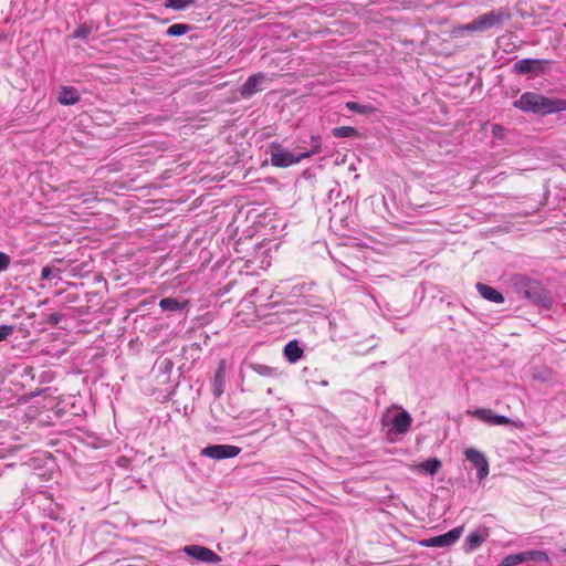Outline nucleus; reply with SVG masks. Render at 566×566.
Returning <instances> with one entry per match:
<instances>
[{"label": "nucleus", "mask_w": 566, "mask_h": 566, "mask_svg": "<svg viewBox=\"0 0 566 566\" xmlns=\"http://www.w3.org/2000/svg\"><path fill=\"white\" fill-rule=\"evenodd\" d=\"M511 18L507 9L500 8L479 15L476 19L480 31L489 30L502 24Z\"/></svg>", "instance_id": "nucleus-3"}, {"label": "nucleus", "mask_w": 566, "mask_h": 566, "mask_svg": "<svg viewBox=\"0 0 566 566\" xmlns=\"http://www.w3.org/2000/svg\"><path fill=\"white\" fill-rule=\"evenodd\" d=\"M57 99L63 105H71V87L62 86V91Z\"/></svg>", "instance_id": "nucleus-27"}, {"label": "nucleus", "mask_w": 566, "mask_h": 566, "mask_svg": "<svg viewBox=\"0 0 566 566\" xmlns=\"http://www.w3.org/2000/svg\"><path fill=\"white\" fill-rule=\"evenodd\" d=\"M51 273H52V270H51L49 266H44V268L42 269L41 279H42V280L49 279V276L51 275Z\"/></svg>", "instance_id": "nucleus-33"}, {"label": "nucleus", "mask_w": 566, "mask_h": 566, "mask_svg": "<svg viewBox=\"0 0 566 566\" xmlns=\"http://www.w3.org/2000/svg\"><path fill=\"white\" fill-rule=\"evenodd\" d=\"M284 355L289 361L295 363L303 356V349L296 340H291L284 347Z\"/></svg>", "instance_id": "nucleus-14"}, {"label": "nucleus", "mask_w": 566, "mask_h": 566, "mask_svg": "<svg viewBox=\"0 0 566 566\" xmlns=\"http://www.w3.org/2000/svg\"><path fill=\"white\" fill-rule=\"evenodd\" d=\"M463 527H455L451 531L434 537L420 541V546L423 547H447L454 544L461 536Z\"/></svg>", "instance_id": "nucleus-6"}, {"label": "nucleus", "mask_w": 566, "mask_h": 566, "mask_svg": "<svg viewBox=\"0 0 566 566\" xmlns=\"http://www.w3.org/2000/svg\"><path fill=\"white\" fill-rule=\"evenodd\" d=\"M515 292L533 304L548 308L552 304L547 291L542 284L524 275H515L512 279Z\"/></svg>", "instance_id": "nucleus-2"}, {"label": "nucleus", "mask_w": 566, "mask_h": 566, "mask_svg": "<svg viewBox=\"0 0 566 566\" xmlns=\"http://www.w3.org/2000/svg\"><path fill=\"white\" fill-rule=\"evenodd\" d=\"M524 562H527V556L525 555V552H522L518 554H511L504 557V559L501 563V566H515Z\"/></svg>", "instance_id": "nucleus-20"}, {"label": "nucleus", "mask_w": 566, "mask_h": 566, "mask_svg": "<svg viewBox=\"0 0 566 566\" xmlns=\"http://www.w3.org/2000/svg\"><path fill=\"white\" fill-rule=\"evenodd\" d=\"M14 327L12 325H1L0 326V342L7 339L10 335H12Z\"/></svg>", "instance_id": "nucleus-29"}, {"label": "nucleus", "mask_w": 566, "mask_h": 566, "mask_svg": "<svg viewBox=\"0 0 566 566\" xmlns=\"http://www.w3.org/2000/svg\"><path fill=\"white\" fill-rule=\"evenodd\" d=\"M240 452L241 448L231 444H213L208 446L201 450V454L203 457L214 460L234 458L239 455Z\"/></svg>", "instance_id": "nucleus-5"}, {"label": "nucleus", "mask_w": 566, "mask_h": 566, "mask_svg": "<svg viewBox=\"0 0 566 566\" xmlns=\"http://www.w3.org/2000/svg\"><path fill=\"white\" fill-rule=\"evenodd\" d=\"M488 537V532H484V533H481L479 531H474L472 532L468 537H467V543L469 545V549L472 551V549H475L476 547H479Z\"/></svg>", "instance_id": "nucleus-16"}, {"label": "nucleus", "mask_w": 566, "mask_h": 566, "mask_svg": "<svg viewBox=\"0 0 566 566\" xmlns=\"http://www.w3.org/2000/svg\"><path fill=\"white\" fill-rule=\"evenodd\" d=\"M525 555L527 556L528 560H536L539 563L548 562V555L543 551H530L525 552Z\"/></svg>", "instance_id": "nucleus-26"}, {"label": "nucleus", "mask_w": 566, "mask_h": 566, "mask_svg": "<svg viewBox=\"0 0 566 566\" xmlns=\"http://www.w3.org/2000/svg\"><path fill=\"white\" fill-rule=\"evenodd\" d=\"M253 369L259 373L260 375H263V376H274L275 375V369L274 368H271L269 366H265V365H255L253 367Z\"/></svg>", "instance_id": "nucleus-28"}, {"label": "nucleus", "mask_w": 566, "mask_h": 566, "mask_svg": "<svg viewBox=\"0 0 566 566\" xmlns=\"http://www.w3.org/2000/svg\"><path fill=\"white\" fill-rule=\"evenodd\" d=\"M187 305H188L187 301L178 302L177 300H175L172 297L161 298L159 302L160 308L166 312L180 311V310H184L185 307H187Z\"/></svg>", "instance_id": "nucleus-15"}, {"label": "nucleus", "mask_w": 566, "mask_h": 566, "mask_svg": "<svg viewBox=\"0 0 566 566\" xmlns=\"http://www.w3.org/2000/svg\"><path fill=\"white\" fill-rule=\"evenodd\" d=\"M91 33V29L87 27L78 29L75 33H73V38L85 39Z\"/></svg>", "instance_id": "nucleus-31"}, {"label": "nucleus", "mask_w": 566, "mask_h": 566, "mask_svg": "<svg viewBox=\"0 0 566 566\" xmlns=\"http://www.w3.org/2000/svg\"><path fill=\"white\" fill-rule=\"evenodd\" d=\"M465 459L470 461L478 470V478L483 480L489 474V462L484 454L473 448L464 451Z\"/></svg>", "instance_id": "nucleus-9"}, {"label": "nucleus", "mask_w": 566, "mask_h": 566, "mask_svg": "<svg viewBox=\"0 0 566 566\" xmlns=\"http://www.w3.org/2000/svg\"><path fill=\"white\" fill-rule=\"evenodd\" d=\"M195 3V0H166L165 7L174 10H184Z\"/></svg>", "instance_id": "nucleus-23"}, {"label": "nucleus", "mask_w": 566, "mask_h": 566, "mask_svg": "<svg viewBox=\"0 0 566 566\" xmlns=\"http://www.w3.org/2000/svg\"><path fill=\"white\" fill-rule=\"evenodd\" d=\"M312 148L307 151L301 153V157L308 158L321 151V138L318 136L311 137Z\"/></svg>", "instance_id": "nucleus-25"}, {"label": "nucleus", "mask_w": 566, "mask_h": 566, "mask_svg": "<svg viewBox=\"0 0 566 566\" xmlns=\"http://www.w3.org/2000/svg\"><path fill=\"white\" fill-rule=\"evenodd\" d=\"M265 78L264 74L256 73L248 77L240 88V95L243 98H249L259 91L260 83Z\"/></svg>", "instance_id": "nucleus-12"}, {"label": "nucleus", "mask_w": 566, "mask_h": 566, "mask_svg": "<svg viewBox=\"0 0 566 566\" xmlns=\"http://www.w3.org/2000/svg\"><path fill=\"white\" fill-rule=\"evenodd\" d=\"M61 319V315L57 314V313H53L51 314L50 316V322H53V323H59V321Z\"/></svg>", "instance_id": "nucleus-34"}, {"label": "nucleus", "mask_w": 566, "mask_h": 566, "mask_svg": "<svg viewBox=\"0 0 566 566\" xmlns=\"http://www.w3.org/2000/svg\"><path fill=\"white\" fill-rule=\"evenodd\" d=\"M411 422L410 415L406 410L400 409L389 420L390 430L397 434H405L409 430Z\"/></svg>", "instance_id": "nucleus-10"}, {"label": "nucleus", "mask_w": 566, "mask_h": 566, "mask_svg": "<svg viewBox=\"0 0 566 566\" xmlns=\"http://www.w3.org/2000/svg\"><path fill=\"white\" fill-rule=\"evenodd\" d=\"M513 106L524 113L548 115L566 111V99L549 98L539 93L525 92L513 102Z\"/></svg>", "instance_id": "nucleus-1"}, {"label": "nucleus", "mask_w": 566, "mask_h": 566, "mask_svg": "<svg viewBox=\"0 0 566 566\" xmlns=\"http://www.w3.org/2000/svg\"><path fill=\"white\" fill-rule=\"evenodd\" d=\"M332 134L336 138H347V137L358 136L357 129L352 126L335 127V128H333Z\"/></svg>", "instance_id": "nucleus-18"}, {"label": "nucleus", "mask_w": 566, "mask_h": 566, "mask_svg": "<svg viewBox=\"0 0 566 566\" xmlns=\"http://www.w3.org/2000/svg\"><path fill=\"white\" fill-rule=\"evenodd\" d=\"M345 106L348 111L359 114H369L373 112V107L370 105H360L356 102H347Z\"/></svg>", "instance_id": "nucleus-24"}, {"label": "nucleus", "mask_w": 566, "mask_h": 566, "mask_svg": "<svg viewBox=\"0 0 566 566\" xmlns=\"http://www.w3.org/2000/svg\"><path fill=\"white\" fill-rule=\"evenodd\" d=\"M548 61L543 59H523L517 61L513 69L517 74H539L547 66Z\"/></svg>", "instance_id": "nucleus-8"}, {"label": "nucleus", "mask_w": 566, "mask_h": 566, "mask_svg": "<svg viewBox=\"0 0 566 566\" xmlns=\"http://www.w3.org/2000/svg\"><path fill=\"white\" fill-rule=\"evenodd\" d=\"M478 420L483 421L491 426L509 424L511 420L501 415H495L491 409L480 408L471 412Z\"/></svg>", "instance_id": "nucleus-11"}, {"label": "nucleus", "mask_w": 566, "mask_h": 566, "mask_svg": "<svg viewBox=\"0 0 566 566\" xmlns=\"http://www.w3.org/2000/svg\"><path fill=\"white\" fill-rule=\"evenodd\" d=\"M476 290L483 298H485L490 302H493V303H503L504 302V296L499 291H496L494 287H492L490 285H486L483 283H478Z\"/></svg>", "instance_id": "nucleus-13"}, {"label": "nucleus", "mask_w": 566, "mask_h": 566, "mask_svg": "<svg viewBox=\"0 0 566 566\" xmlns=\"http://www.w3.org/2000/svg\"><path fill=\"white\" fill-rule=\"evenodd\" d=\"M184 552L188 556H190L199 562H202V563L218 564L221 562V557L217 553H214L212 549L205 547V546L187 545L184 547Z\"/></svg>", "instance_id": "nucleus-7"}, {"label": "nucleus", "mask_w": 566, "mask_h": 566, "mask_svg": "<svg viewBox=\"0 0 566 566\" xmlns=\"http://www.w3.org/2000/svg\"><path fill=\"white\" fill-rule=\"evenodd\" d=\"M224 360L219 363V367L214 375V394L216 396H220L222 394V385L224 379Z\"/></svg>", "instance_id": "nucleus-17"}, {"label": "nucleus", "mask_w": 566, "mask_h": 566, "mask_svg": "<svg viewBox=\"0 0 566 566\" xmlns=\"http://www.w3.org/2000/svg\"><path fill=\"white\" fill-rule=\"evenodd\" d=\"M464 31H471V32L480 31L476 19H474L473 21H471L468 24L454 27L452 29L451 33L453 36H461V35H463Z\"/></svg>", "instance_id": "nucleus-22"}, {"label": "nucleus", "mask_w": 566, "mask_h": 566, "mask_svg": "<svg viewBox=\"0 0 566 566\" xmlns=\"http://www.w3.org/2000/svg\"><path fill=\"white\" fill-rule=\"evenodd\" d=\"M190 30H191V27L189 24L175 23L167 29L166 34L169 36H181L184 34H186L187 32H189Z\"/></svg>", "instance_id": "nucleus-19"}, {"label": "nucleus", "mask_w": 566, "mask_h": 566, "mask_svg": "<svg viewBox=\"0 0 566 566\" xmlns=\"http://www.w3.org/2000/svg\"><path fill=\"white\" fill-rule=\"evenodd\" d=\"M32 370H33V368H32V367H27V368L24 369V373H25V374H28V375H30V374L32 373Z\"/></svg>", "instance_id": "nucleus-35"}, {"label": "nucleus", "mask_w": 566, "mask_h": 566, "mask_svg": "<svg viewBox=\"0 0 566 566\" xmlns=\"http://www.w3.org/2000/svg\"><path fill=\"white\" fill-rule=\"evenodd\" d=\"M72 102H73V104H75V102H76V97L74 95H73Z\"/></svg>", "instance_id": "nucleus-36"}, {"label": "nucleus", "mask_w": 566, "mask_h": 566, "mask_svg": "<svg viewBox=\"0 0 566 566\" xmlns=\"http://www.w3.org/2000/svg\"><path fill=\"white\" fill-rule=\"evenodd\" d=\"M9 264H10V256L4 252H0V272L7 270Z\"/></svg>", "instance_id": "nucleus-30"}, {"label": "nucleus", "mask_w": 566, "mask_h": 566, "mask_svg": "<svg viewBox=\"0 0 566 566\" xmlns=\"http://www.w3.org/2000/svg\"><path fill=\"white\" fill-rule=\"evenodd\" d=\"M302 159H304V157H301V153L294 154L284 150L279 145L272 146L271 164L275 167L285 168L298 164Z\"/></svg>", "instance_id": "nucleus-4"}, {"label": "nucleus", "mask_w": 566, "mask_h": 566, "mask_svg": "<svg viewBox=\"0 0 566 566\" xmlns=\"http://www.w3.org/2000/svg\"><path fill=\"white\" fill-rule=\"evenodd\" d=\"M441 462L437 458L423 461L419 468L428 474H434L440 469Z\"/></svg>", "instance_id": "nucleus-21"}, {"label": "nucleus", "mask_w": 566, "mask_h": 566, "mask_svg": "<svg viewBox=\"0 0 566 566\" xmlns=\"http://www.w3.org/2000/svg\"><path fill=\"white\" fill-rule=\"evenodd\" d=\"M492 134L496 138H503L504 137V128L501 125H494L492 127Z\"/></svg>", "instance_id": "nucleus-32"}]
</instances>
